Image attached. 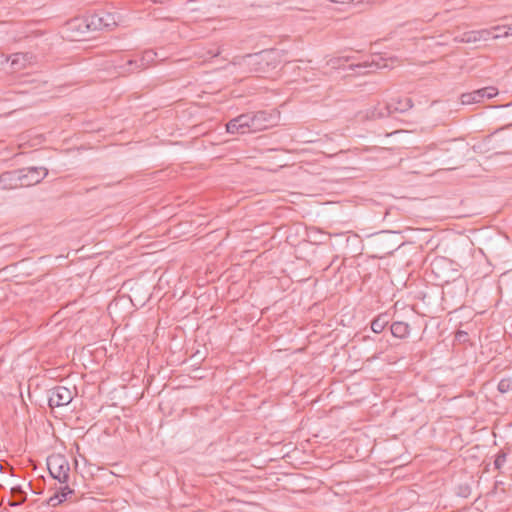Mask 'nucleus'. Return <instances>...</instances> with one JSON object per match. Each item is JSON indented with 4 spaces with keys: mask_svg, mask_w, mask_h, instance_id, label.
Instances as JSON below:
<instances>
[{
    "mask_svg": "<svg viewBox=\"0 0 512 512\" xmlns=\"http://www.w3.org/2000/svg\"><path fill=\"white\" fill-rule=\"evenodd\" d=\"M250 114V133L260 132L275 126L279 121L276 112L257 111Z\"/></svg>",
    "mask_w": 512,
    "mask_h": 512,
    "instance_id": "obj_1",
    "label": "nucleus"
},
{
    "mask_svg": "<svg viewBox=\"0 0 512 512\" xmlns=\"http://www.w3.org/2000/svg\"><path fill=\"white\" fill-rule=\"evenodd\" d=\"M47 466L50 475L60 483H67L69 479L70 466L62 455H52L47 459Z\"/></svg>",
    "mask_w": 512,
    "mask_h": 512,
    "instance_id": "obj_2",
    "label": "nucleus"
},
{
    "mask_svg": "<svg viewBox=\"0 0 512 512\" xmlns=\"http://www.w3.org/2000/svg\"><path fill=\"white\" fill-rule=\"evenodd\" d=\"M84 22H85V27L91 31L102 30V29H112L113 27H115L117 25L115 15L108 13V12L93 14V15L87 17L84 20Z\"/></svg>",
    "mask_w": 512,
    "mask_h": 512,
    "instance_id": "obj_3",
    "label": "nucleus"
},
{
    "mask_svg": "<svg viewBox=\"0 0 512 512\" xmlns=\"http://www.w3.org/2000/svg\"><path fill=\"white\" fill-rule=\"evenodd\" d=\"M157 57L158 53L156 51L146 50L142 54L140 61L128 60L124 66L116 67L117 69H119L118 74L124 75L132 73L136 70L146 69L147 67H149L150 64H152L155 61Z\"/></svg>",
    "mask_w": 512,
    "mask_h": 512,
    "instance_id": "obj_4",
    "label": "nucleus"
},
{
    "mask_svg": "<svg viewBox=\"0 0 512 512\" xmlns=\"http://www.w3.org/2000/svg\"><path fill=\"white\" fill-rule=\"evenodd\" d=\"M448 141H441L440 143L432 142L430 144L418 147V157L423 159L424 163H431L434 160L439 159L442 152H448Z\"/></svg>",
    "mask_w": 512,
    "mask_h": 512,
    "instance_id": "obj_5",
    "label": "nucleus"
},
{
    "mask_svg": "<svg viewBox=\"0 0 512 512\" xmlns=\"http://www.w3.org/2000/svg\"><path fill=\"white\" fill-rule=\"evenodd\" d=\"M74 398V392L64 386H56L49 391V406L61 407L68 405Z\"/></svg>",
    "mask_w": 512,
    "mask_h": 512,
    "instance_id": "obj_6",
    "label": "nucleus"
},
{
    "mask_svg": "<svg viewBox=\"0 0 512 512\" xmlns=\"http://www.w3.org/2000/svg\"><path fill=\"white\" fill-rule=\"evenodd\" d=\"M21 178V186H32L38 184L48 175L44 167H29L18 171Z\"/></svg>",
    "mask_w": 512,
    "mask_h": 512,
    "instance_id": "obj_7",
    "label": "nucleus"
},
{
    "mask_svg": "<svg viewBox=\"0 0 512 512\" xmlns=\"http://www.w3.org/2000/svg\"><path fill=\"white\" fill-rule=\"evenodd\" d=\"M498 94V90L495 87H484L473 92L463 93L461 95V103L463 105H470L474 103H479L484 99L493 98Z\"/></svg>",
    "mask_w": 512,
    "mask_h": 512,
    "instance_id": "obj_8",
    "label": "nucleus"
},
{
    "mask_svg": "<svg viewBox=\"0 0 512 512\" xmlns=\"http://www.w3.org/2000/svg\"><path fill=\"white\" fill-rule=\"evenodd\" d=\"M226 130L228 133H250V114L245 113L241 114L233 119H231L226 124Z\"/></svg>",
    "mask_w": 512,
    "mask_h": 512,
    "instance_id": "obj_9",
    "label": "nucleus"
},
{
    "mask_svg": "<svg viewBox=\"0 0 512 512\" xmlns=\"http://www.w3.org/2000/svg\"><path fill=\"white\" fill-rule=\"evenodd\" d=\"M34 57L30 53H14L10 56L9 70L7 73H15L32 64Z\"/></svg>",
    "mask_w": 512,
    "mask_h": 512,
    "instance_id": "obj_10",
    "label": "nucleus"
},
{
    "mask_svg": "<svg viewBox=\"0 0 512 512\" xmlns=\"http://www.w3.org/2000/svg\"><path fill=\"white\" fill-rule=\"evenodd\" d=\"M438 244V238L435 237L432 230L418 228V245L421 250L429 253L437 248Z\"/></svg>",
    "mask_w": 512,
    "mask_h": 512,
    "instance_id": "obj_11",
    "label": "nucleus"
},
{
    "mask_svg": "<svg viewBox=\"0 0 512 512\" xmlns=\"http://www.w3.org/2000/svg\"><path fill=\"white\" fill-rule=\"evenodd\" d=\"M21 176L18 171H7L0 175V189H16L21 186Z\"/></svg>",
    "mask_w": 512,
    "mask_h": 512,
    "instance_id": "obj_12",
    "label": "nucleus"
},
{
    "mask_svg": "<svg viewBox=\"0 0 512 512\" xmlns=\"http://www.w3.org/2000/svg\"><path fill=\"white\" fill-rule=\"evenodd\" d=\"M390 103H393V115L404 113L413 107V101L410 97H393L390 99Z\"/></svg>",
    "mask_w": 512,
    "mask_h": 512,
    "instance_id": "obj_13",
    "label": "nucleus"
},
{
    "mask_svg": "<svg viewBox=\"0 0 512 512\" xmlns=\"http://www.w3.org/2000/svg\"><path fill=\"white\" fill-rule=\"evenodd\" d=\"M392 106H393V103H390V100L388 102L378 103L371 110L370 115L374 119H381V118L392 116L393 115Z\"/></svg>",
    "mask_w": 512,
    "mask_h": 512,
    "instance_id": "obj_14",
    "label": "nucleus"
},
{
    "mask_svg": "<svg viewBox=\"0 0 512 512\" xmlns=\"http://www.w3.org/2000/svg\"><path fill=\"white\" fill-rule=\"evenodd\" d=\"M11 500H9L10 506H19L26 499V492L21 488V486H14L11 488Z\"/></svg>",
    "mask_w": 512,
    "mask_h": 512,
    "instance_id": "obj_15",
    "label": "nucleus"
},
{
    "mask_svg": "<svg viewBox=\"0 0 512 512\" xmlns=\"http://www.w3.org/2000/svg\"><path fill=\"white\" fill-rule=\"evenodd\" d=\"M409 331V325L405 322L397 321L391 325V333L397 338H404L409 334Z\"/></svg>",
    "mask_w": 512,
    "mask_h": 512,
    "instance_id": "obj_16",
    "label": "nucleus"
},
{
    "mask_svg": "<svg viewBox=\"0 0 512 512\" xmlns=\"http://www.w3.org/2000/svg\"><path fill=\"white\" fill-rule=\"evenodd\" d=\"M503 28H505V26H500V25H498V26H494V27H492L491 29H481V30H477V33H478V35H477L478 42H479V41H486V40H488V39H490V38H493V39H498V38H500V37H501V35H500V34H495V35H493V34H492V31H493V30H495V31H500V30H502Z\"/></svg>",
    "mask_w": 512,
    "mask_h": 512,
    "instance_id": "obj_17",
    "label": "nucleus"
},
{
    "mask_svg": "<svg viewBox=\"0 0 512 512\" xmlns=\"http://www.w3.org/2000/svg\"><path fill=\"white\" fill-rule=\"evenodd\" d=\"M477 31L464 32L461 35L455 36L454 41L458 43H476L478 42Z\"/></svg>",
    "mask_w": 512,
    "mask_h": 512,
    "instance_id": "obj_18",
    "label": "nucleus"
},
{
    "mask_svg": "<svg viewBox=\"0 0 512 512\" xmlns=\"http://www.w3.org/2000/svg\"><path fill=\"white\" fill-rule=\"evenodd\" d=\"M387 324H388L387 316L380 315L372 321L371 329L375 333H381Z\"/></svg>",
    "mask_w": 512,
    "mask_h": 512,
    "instance_id": "obj_19",
    "label": "nucleus"
},
{
    "mask_svg": "<svg viewBox=\"0 0 512 512\" xmlns=\"http://www.w3.org/2000/svg\"><path fill=\"white\" fill-rule=\"evenodd\" d=\"M220 54V49L217 47H213L208 49L207 51H203L199 53V56L204 60L211 59L217 57Z\"/></svg>",
    "mask_w": 512,
    "mask_h": 512,
    "instance_id": "obj_20",
    "label": "nucleus"
},
{
    "mask_svg": "<svg viewBox=\"0 0 512 512\" xmlns=\"http://www.w3.org/2000/svg\"><path fill=\"white\" fill-rule=\"evenodd\" d=\"M511 389H512V380L511 379H502L498 383V390L502 394L509 392Z\"/></svg>",
    "mask_w": 512,
    "mask_h": 512,
    "instance_id": "obj_21",
    "label": "nucleus"
},
{
    "mask_svg": "<svg viewBox=\"0 0 512 512\" xmlns=\"http://www.w3.org/2000/svg\"><path fill=\"white\" fill-rule=\"evenodd\" d=\"M356 67H359V68H370V70H368V72H371L373 70V68L379 69V68L386 67V64L385 63L381 64L380 62H375L373 60L372 62H363L361 64H358V65H356Z\"/></svg>",
    "mask_w": 512,
    "mask_h": 512,
    "instance_id": "obj_22",
    "label": "nucleus"
},
{
    "mask_svg": "<svg viewBox=\"0 0 512 512\" xmlns=\"http://www.w3.org/2000/svg\"><path fill=\"white\" fill-rule=\"evenodd\" d=\"M72 493L73 491L67 485L62 487L60 492L57 493L59 494L58 502H63L66 500L67 496Z\"/></svg>",
    "mask_w": 512,
    "mask_h": 512,
    "instance_id": "obj_23",
    "label": "nucleus"
},
{
    "mask_svg": "<svg viewBox=\"0 0 512 512\" xmlns=\"http://www.w3.org/2000/svg\"><path fill=\"white\" fill-rule=\"evenodd\" d=\"M10 56L7 57L4 54H0V70H9Z\"/></svg>",
    "mask_w": 512,
    "mask_h": 512,
    "instance_id": "obj_24",
    "label": "nucleus"
},
{
    "mask_svg": "<svg viewBox=\"0 0 512 512\" xmlns=\"http://www.w3.org/2000/svg\"><path fill=\"white\" fill-rule=\"evenodd\" d=\"M505 462H506V454L505 453L498 454L494 461L495 468L500 469L505 464Z\"/></svg>",
    "mask_w": 512,
    "mask_h": 512,
    "instance_id": "obj_25",
    "label": "nucleus"
},
{
    "mask_svg": "<svg viewBox=\"0 0 512 512\" xmlns=\"http://www.w3.org/2000/svg\"><path fill=\"white\" fill-rule=\"evenodd\" d=\"M444 262H445L444 258H435V259H433L432 262L430 263L431 268H432V272H435V269L440 267Z\"/></svg>",
    "mask_w": 512,
    "mask_h": 512,
    "instance_id": "obj_26",
    "label": "nucleus"
},
{
    "mask_svg": "<svg viewBox=\"0 0 512 512\" xmlns=\"http://www.w3.org/2000/svg\"><path fill=\"white\" fill-rule=\"evenodd\" d=\"M59 494H55L54 496L50 497L48 503L51 506H56L60 504L61 502H58Z\"/></svg>",
    "mask_w": 512,
    "mask_h": 512,
    "instance_id": "obj_27",
    "label": "nucleus"
},
{
    "mask_svg": "<svg viewBox=\"0 0 512 512\" xmlns=\"http://www.w3.org/2000/svg\"><path fill=\"white\" fill-rule=\"evenodd\" d=\"M466 337H467V333L464 332V331H458L456 333V339L459 340V341H465Z\"/></svg>",
    "mask_w": 512,
    "mask_h": 512,
    "instance_id": "obj_28",
    "label": "nucleus"
},
{
    "mask_svg": "<svg viewBox=\"0 0 512 512\" xmlns=\"http://www.w3.org/2000/svg\"><path fill=\"white\" fill-rule=\"evenodd\" d=\"M505 32L503 34H500L501 37H508V36H512V24L509 25V26H505Z\"/></svg>",
    "mask_w": 512,
    "mask_h": 512,
    "instance_id": "obj_29",
    "label": "nucleus"
},
{
    "mask_svg": "<svg viewBox=\"0 0 512 512\" xmlns=\"http://www.w3.org/2000/svg\"><path fill=\"white\" fill-rule=\"evenodd\" d=\"M428 258H429V256H428V255L424 258V260H423V265H425V264L428 262Z\"/></svg>",
    "mask_w": 512,
    "mask_h": 512,
    "instance_id": "obj_30",
    "label": "nucleus"
}]
</instances>
